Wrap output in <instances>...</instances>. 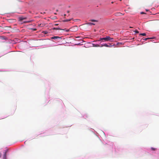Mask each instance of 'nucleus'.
Returning a JSON list of instances; mask_svg holds the SVG:
<instances>
[{
	"label": "nucleus",
	"instance_id": "25",
	"mask_svg": "<svg viewBox=\"0 0 159 159\" xmlns=\"http://www.w3.org/2000/svg\"><path fill=\"white\" fill-rule=\"evenodd\" d=\"M134 39V38H133V39Z\"/></svg>",
	"mask_w": 159,
	"mask_h": 159
},
{
	"label": "nucleus",
	"instance_id": "8",
	"mask_svg": "<svg viewBox=\"0 0 159 159\" xmlns=\"http://www.w3.org/2000/svg\"><path fill=\"white\" fill-rule=\"evenodd\" d=\"M87 24L90 25H95V24L91 22H89Z\"/></svg>",
	"mask_w": 159,
	"mask_h": 159
},
{
	"label": "nucleus",
	"instance_id": "10",
	"mask_svg": "<svg viewBox=\"0 0 159 159\" xmlns=\"http://www.w3.org/2000/svg\"><path fill=\"white\" fill-rule=\"evenodd\" d=\"M70 19H66V20H65L64 21V22H67V21H70Z\"/></svg>",
	"mask_w": 159,
	"mask_h": 159
},
{
	"label": "nucleus",
	"instance_id": "9",
	"mask_svg": "<svg viewBox=\"0 0 159 159\" xmlns=\"http://www.w3.org/2000/svg\"><path fill=\"white\" fill-rule=\"evenodd\" d=\"M89 21H92V22H97L98 21V20H93V19H91V20H90Z\"/></svg>",
	"mask_w": 159,
	"mask_h": 159
},
{
	"label": "nucleus",
	"instance_id": "24",
	"mask_svg": "<svg viewBox=\"0 0 159 159\" xmlns=\"http://www.w3.org/2000/svg\"><path fill=\"white\" fill-rule=\"evenodd\" d=\"M146 11H148V10H146Z\"/></svg>",
	"mask_w": 159,
	"mask_h": 159
},
{
	"label": "nucleus",
	"instance_id": "20",
	"mask_svg": "<svg viewBox=\"0 0 159 159\" xmlns=\"http://www.w3.org/2000/svg\"><path fill=\"white\" fill-rule=\"evenodd\" d=\"M2 154L0 152V157H1Z\"/></svg>",
	"mask_w": 159,
	"mask_h": 159
},
{
	"label": "nucleus",
	"instance_id": "17",
	"mask_svg": "<svg viewBox=\"0 0 159 159\" xmlns=\"http://www.w3.org/2000/svg\"><path fill=\"white\" fill-rule=\"evenodd\" d=\"M58 25V24H54V25Z\"/></svg>",
	"mask_w": 159,
	"mask_h": 159
},
{
	"label": "nucleus",
	"instance_id": "22",
	"mask_svg": "<svg viewBox=\"0 0 159 159\" xmlns=\"http://www.w3.org/2000/svg\"><path fill=\"white\" fill-rule=\"evenodd\" d=\"M64 16H66V14H64Z\"/></svg>",
	"mask_w": 159,
	"mask_h": 159
},
{
	"label": "nucleus",
	"instance_id": "11",
	"mask_svg": "<svg viewBox=\"0 0 159 159\" xmlns=\"http://www.w3.org/2000/svg\"><path fill=\"white\" fill-rule=\"evenodd\" d=\"M6 152H5L4 155V158H5V159H6Z\"/></svg>",
	"mask_w": 159,
	"mask_h": 159
},
{
	"label": "nucleus",
	"instance_id": "13",
	"mask_svg": "<svg viewBox=\"0 0 159 159\" xmlns=\"http://www.w3.org/2000/svg\"><path fill=\"white\" fill-rule=\"evenodd\" d=\"M151 149L153 151L155 150L156 149V148H151Z\"/></svg>",
	"mask_w": 159,
	"mask_h": 159
},
{
	"label": "nucleus",
	"instance_id": "2",
	"mask_svg": "<svg viewBox=\"0 0 159 159\" xmlns=\"http://www.w3.org/2000/svg\"><path fill=\"white\" fill-rule=\"evenodd\" d=\"M53 30H63L67 32H69L70 31V29L67 30L66 29H61L60 28H57L54 27L53 28Z\"/></svg>",
	"mask_w": 159,
	"mask_h": 159
},
{
	"label": "nucleus",
	"instance_id": "16",
	"mask_svg": "<svg viewBox=\"0 0 159 159\" xmlns=\"http://www.w3.org/2000/svg\"><path fill=\"white\" fill-rule=\"evenodd\" d=\"M140 13H141V14H146V13H144V12H140Z\"/></svg>",
	"mask_w": 159,
	"mask_h": 159
},
{
	"label": "nucleus",
	"instance_id": "15",
	"mask_svg": "<svg viewBox=\"0 0 159 159\" xmlns=\"http://www.w3.org/2000/svg\"><path fill=\"white\" fill-rule=\"evenodd\" d=\"M152 39V38H147L145 39V40H148V39Z\"/></svg>",
	"mask_w": 159,
	"mask_h": 159
},
{
	"label": "nucleus",
	"instance_id": "21",
	"mask_svg": "<svg viewBox=\"0 0 159 159\" xmlns=\"http://www.w3.org/2000/svg\"><path fill=\"white\" fill-rule=\"evenodd\" d=\"M113 3H114V2H111V3H112V4Z\"/></svg>",
	"mask_w": 159,
	"mask_h": 159
},
{
	"label": "nucleus",
	"instance_id": "14",
	"mask_svg": "<svg viewBox=\"0 0 159 159\" xmlns=\"http://www.w3.org/2000/svg\"><path fill=\"white\" fill-rule=\"evenodd\" d=\"M134 32L136 33H139V32L137 30H135Z\"/></svg>",
	"mask_w": 159,
	"mask_h": 159
},
{
	"label": "nucleus",
	"instance_id": "23",
	"mask_svg": "<svg viewBox=\"0 0 159 159\" xmlns=\"http://www.w3.org/2000/svg\"><path fill=\"white\" fill-rule=\"evenodd\" d=\"M69 11H67V13H69Z\"/></svg>",
	"mask_w": 159,
	"mask_h": 159
},
{
	"label": "nucleus",
	"instance_id": "4",
	"mask_svg": "<svg viewBox=\"0 0 159 159\" xmlns=\"http://www.w3.org/2000/svg\"><path fill=\"white\" fill-rule=\"evenodd\" d=\"M51 38L52 39L60 40L61 39V37L58 36H53L51 37Z\"/></svg>",
	"mask_w": 159,
	"mask_h": 159
},
{
	"label": "nucleus",
	"instance_id": "7",
	"mask_svg": "<svg viewBox=\"0 0 159 159\" xmlns=\"http://www.w3.org/2000/svg\"><path fill=\"white\" fill-rule=\"evenodd\" d=\"M93 46V47H99L100 46L98 44H92Z\"/></svg>",
	"mask_w": 159,
	"mask_h": 159
},
{
	"label": "nucleus",
	"instance_id": "5",
	"mask_svg": "<svg viewBox=\"0 0 159 159\" xmlns=\"http://www.w3.org/2000/svg\"><path fill=\"white\" fill-rule=\"evenodd\" d=\"M115 15L116 16H121L123 15V14L120 12H117L115 14Z\"/></svg>",
	"mask_w": 159,
	"mask_h": 159
},
{
	"label": "nucleus",
	"instance_id": "1",
	"mask_svg": "<svg viewBox=\"0 0 159 159\" xmlns=\"http://www.w3.org/2000/svg\"><path fill=\"white\" fill-rule=\"evenodd\" d=\"M102 40H104L105 41H110L111 42H113L114 41V39L113 38H111L110 36H108L104 38H101L98 41H99Z\"/></svg>",
	"mask_w": 159,
	"mask_h": 159
},
{
	"label": "nucleus",
	"instance_id": "18",
	"mask_svg": "<svg viewBox=\"0 0 159 159\" xmlns=\"http://www.w3.org/2000/svg\"><path fill=\"white\" fill-rule=\"evenodd\" d=\"M30 22V21H26V22H27V23H29V22Z\"/></svg>",
	"mask_w": 159,
	"mask_h": 159
},
{
	"label": "nucleus",
	"instance_id": "19",
	"mask_svg": "<svg viewBox=\"0 0 159 159\" xmlns=\"http://www.w3.org/2000/svg\"><path fill=\"white\" fill-rule=\"evenodd\" d=\"M23 19H23V18H21L20 19V20H23Z\"/></svg>",
	"mask_w": 159,
	"mask_h": 159
},
{
	"label": "nucleus",
	"instance_id": "12",
	"mask_svg": "<svg viewBox=\"0 0 159 159\" xmlns=\"http://www.w3.org/2000/svg\"><path fill=\"white\" fill-rule=\"evenodd\" d=\"M140 35H143V36H145V35H146V34L145 33L140 34Z\"/></svg>",
	"mask_w": 159,
	"mask_h": 159
},
{
	"label": "nucleus",
	"instance_id": "6",
	"mask_svg": "<svg viewBox=\"0 0 159 159\" xmlns=\"http://www.w3.org/2000/svg\"><path fill=\"white\" fill-rule=\"evenodd\" d=\"M103 46H105L106 47H111L112 46L111 45H108L107 44L105 43L103 45H102V46H101V47H102Z\"/></svg>",
	"mask_w": 159,
	"mask_h": 159
},
{
	"label": "nucleus",
	"instance_id": "3",
	"mask_svg": "<svg viewBox=\"0 0 159 159\" xmlns=\"http://www.w3.org/2000/svg\"><path fill=\"white\" fill-rule=\"evenodd\" d=\"M77 26H75L73 27H72L70 29V31L73 32H75L77 31Z\"/></svg>",
	"mask_w": 159,
	"mask_h": 159
}]
</instances>
